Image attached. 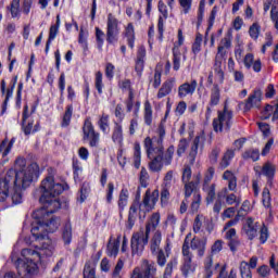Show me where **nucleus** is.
Returning a JSON list of instances; mask_svg holds the SVG:
<instances>
[{
    "mask_svg": "<svg viewBox=\"0 0 278 278\" xmlns=\"http://www.w3.org/2000/svg\"><path fill=\"white\" fill-rule=\"evenodd\" d=\"M68 184L56 182L53 176H48L41 181V197L39 201L42 207L33 213L30 233L35 242H42L43 240H46V242H42L40 248L35 245V250L31 248L23 249V260L16 256V249H18L20 244V241H17L11 254V261L17 268V275L9 271L4 275V278H34L38 274L36 260H42V255L47 257L53 255V245L47 233H54L60 227V219L53 217V214L62 207L60 198L58 197H60L64 190H68Z\"/></svg>",
    "mask_w": 278,
    "mask_h": 278,
    "instance_id": "f257e3e1",
    "label": "nucleus"
},
{
    "mask_svg": "<svg viewBox=\"0 0 278 278\" xmlns=\"http://www.w3.org/2000/svg\"><path fill=\"white\" fill-rule=\"evenodd\" d=\"M40 177V166L38 163H30L27 166L25 157H17L14 168L7 172L3 178H0V202L10 205H20L23 203V192L38 181Z\"/></svg>",
    "mask_w": 278,
    "mask_h": 278,
    "instance_id": "f03ea898",
    "label": "nucleus"
},
{
    "mask_svg": "<svg viewBox=\"0 0 278 278\" xmlns=\"http://www.w3.org/2000/svg\"><path fill=\"white\" fill-rule=\"evenodd\" d=\"M206 250H207V238L201 239L199 237H193L191 242H188V239L184 241L182 250H181V253H182L181 273L185 277H188V275H192V273L197 270V264L192 262V257H194V254H192V251H195L197 256L202 258V257H205Z\"/></svg>",
    "mask_w": 278,
    "mask_h": 278,
    "instance_id": "7ed1b4c3",
    "label": "nucleus"
},
{
    "mask_svg": "<svg viewBox=\"0 0 278 278\" xmlns=\"http://www.w3.org/2000/svg\"><path fill=\"white\" fill-rule=\"evenodd\" d=\"M222 179L228 182V188H224L218 197L224 198L227 205H240L242 199L235 193H229V190L230 192H236L238 189V178L236 177V174L231 170H226L224 172Z\"/></svg>",
    "mask_w": 278,
    "mask_h": 278,
    "instance_id": "20e7f679",
    "label": "nucleus"
},
{
    "mask_svg": "<svg viewBox=\"0 0 278 278\" xmlns=\"http://www.w3.org/2000/svg\"><path fill=\"white\" fill-rule=\"evenodd\" d=\"M227 49H231V34H227L217 48V53L215 55V62L213 65L216 77L220 83L225 81V72H223V62H225V58H227Z\"/></svg>",
    "mask_w": 278,
    "mask_h": 278,
    "instance_id": "39448f33",
    "label": "nucleus"
},
{
    "mask_svg": "<svg viewBox=\"0 0 278 278\" xmlns=\"http://www.w3.org/2000/svg\"><path fill=\"white\" fill-rule=\"evenodd\" d=\"M233 125V111L224 104V110L217 112V117L213 119V129L216 132L229 131Z\"/></svg>",
    "mask_w": 278,
    "mask_h": 278,
    "instance_id": "423d86ee",
    "label": "nucleus"
},
{
    "mask_svg": "<svg viewBox=\"0 0 278 278\" xmlns=\"http://www.w3.org/2000/svg\"><path fill=\"white\" fill-rule=\"evenodd\" d=\"M147 244H149V232L147 230L132 233L130 239L131 255H142Z\"/></svg>",
    "mask_w": 278,
    "mask_h": 278,
    "instance_id": "0eeeda50",
    "label": "nucleus"
},
{
    "mask_svg": "<svg viewBox=\"0 0 278 278\" xmlns=\"http://www.w3.org/2000/svg\"><path fill=\"white\" fill-rule=\"evenodd\" d=\"M121 36V26L118 18H116L112 13L108 15L106 21V42L109 45H116Z\"/></svg>",
    "mask_w": 278,
    "mask_h": 278,
    "instance_id": "6e6552de",
    "label": "nucleus"
},
{
    "mask_svg": "<svg viewBox=\"0 0 278 278\" xmlns=\"http://www.w3.org/2000/svg\"><path fill=\"white\" fill-rule=\"evenodd\" d=\"M143 147L149 160L157 155H163L164 144L162 143V139H157V137H147L143 141Z\"/></svg>",
    "mask_w": 278,
    "mask_h": 278,
    "instance_id": "1a4fd4ad",
    "label": "nucleus"
},
{
    "mask_svg": "<svg viewBox=\"0 0 278 278\" xmlns=\"http://www.w3.org/2000/svg\"><path fill=\"white\" fill-rule=\"evenodd\" d=\"M160 199V191L155 189L151 193V189H148L146 191V194L143 197L142 202H139L140 207V214H143V216L151 212L155 207V203H157Z\"/></svg>",
    "mask_w": 278,
    "mask_h": 278,
    "instance_id": "9d476101",
    "label": "nucleus"
},
{
    "mask_svg": "<svg viewBox=\"0 0 278 278\" xmlns=\"http://www.w3.org/2000/svg\"><path fill=\"white\" fill-rule=\"evenodd\" d=\"M138 212L140 216L142 215L140 213V197H136V201L132 202V204L129 207L128 211V220L126 223V229H134V225H136V220L138 218Z\"/></svg>",
    "mask_w": 278,
    "mask_h": 278,
    "instance_id": "9b49d317",
    "label": "nucleus"
},
{
    "mask_svg": "<svg viewBox=\"0 0 278 278\" xmlns=\"http://www.w3.org/2000/svg\"><path fill=\"white\" fill-rule=\"evenodd\" d=\"M27 118H29V106L25 105L22 116V129L25 136H30V134H36V131H38V124L34 127V119H30L27 123Z\"/></svg>",
    "mask_w": 278,
    "mask_h": 278,
    "instance_id": "f8f14e48",
    "label": "nucleus"
},
{
    "mask_svg": "<svg viewBox=\"0 0 278 278\" xmlns=\"http://www.w3.org/2000/svg\"><path fill=\"white\" fill-rule=\"evenodd\" d=\"M199 83L197 79H192L191 81H186L178 87V98L186 99V97H192L194 92H197V87Z\"/></svg>",
    "mask_w": 278,
    "mask_h": 278,
    "instance_id": "ddd939ff",
    "label": "nucleus"
},
{
    "mask_svg": "<svg viewBox=\"0 0 278 278\" xmlns=\"http://www.w3.org/2000/svg\"><path fill=\"white\" fill-rule=\"evenodd\" d=\"M241 233L247 236L248 240H255V238H257V225L252 217L245 219Z\"/></svg>",
    "mask_w": 278,
    "mask_h": 278,
    "instance_id": "4468645a",
    "label": "nucleus"
},
{
    "mask_svg": "<svg viewBox=\"0 0 278 278\" xmlns=\"http://www.w3.org/2000/svg\"><path fill=\"white\" fill-rule=\"evenodd\" d=\"M220 103V88L218 85H214L211 90L210 102L206 106V118L212 116V108H216Z\"/></svg>",
    "mask_w": 278,
    "mask_h": 278,
    "instance_id": "2eb2a0df",
    "label": "nucleus"
},
{
    "mask_svg": "<svg viewBox=\"0 0 278 278\" xmlns=\"http://www.w3.org/2000/svg\"><path fill=\"white\" fill-rule=\"evenodd\" d=\"M157 8H159V12L161 14L159 16L157 29H159L160 36L162 37V36H164V24L166 23V21L168 18V7H166V4L164 3L163 0H160Z\"/></svg>",
    "mask_w": 278,
    "mask_h": 278,
    "instance_id": "dca6fc26",
    "label": "nucleus"
},
{
    "mask_svg": "<svg viewBox=\"0 0 278 278\" xmlns=\"http://www.w3.org/2000/svg\"><path fill=\"white\" fill-rule=\"evenodd\" d=\"M146 60H147V49H144V47L141 46L137 51V59L135 61V71L138 77H142Z\"/></svg>",
    "mask_w": 278,
    "mask_h": 278,
    "instance_id": "f3484780",
    "label": "nucleus"
},
{
    "mask_svg": "<svg viewBox=\"0 0 278 278\" xmlns=\"http://www.w3.org/2000/svg\"><path fill=\"white\" fill-rule=\"evenodd\" d=\"M260 103H262V90L255 89L252 94L249 96L244 110L249 111L252 108H260Z\"/></svg>",
    "mask_w": 278,
    "mask_h": 278,
    "instance_id": "a211bd4d",
    "label": "nucleus"
},
{
    "mask_svg": "<svg viewBox=\"0 0 278 278\" xmlns=\"http://www.w3.org/2000/svg\"><path fill=\"white\" fill-rule=\"evenodd\" d=\"M61 238L65 247L71 245V243L73 242V224H71V219H67L64 223Z\"/></svg>",
    "mask_w": 278,
    "mask_h": 278,
    "instance_id": "6ab92c4d",
    "label": "nucleus"
},
{
    "mask_svg": "<svg viewBox=\"0 0 278 278\" xmlns=\"http://www.w3.org/2000/svg\"><path fill=\"white\" fill-rule=\"evenodd\" d=\"M275 173H277V166L271 162H266L262 167V175L267 178V184L273 186V179H275Z\"/></svg>",
    "mask_w": 278,
    "mask_h": 278,
    "instance_id": "aec40b11",
    "label": "nucleus"
},
{
    "mask_svg": "<svg viewBox=\"0 0 278 278\" xmlns=\"http://www.w3.org/2000/svg\"><path fill=\"white\" fill-rule=\"evenodd\" d=\"M173 88H175V78H168L159 89L156 94L157 99H164V97H168L173 92Z\"/></svg>",
    "mask_w": 278,
    "mask_h": 278,
    "instance_id": "412c9836",
    "label": "nucleus"
},
{
    "mask_svg": "<svg viewBox=\"0 0 278 278\" xmlns=\"http://www.w3.org/2000/svg\"><path fill=\"white\" fill-rule=\"evenodd\" d=\"M181 58L184 62H186L187 56L186 52L181 54V50L179 49V46H174L173 48V68L174 71H179L181 68Z\"/></svg>",
    "mask_w": 278,
    "mask_h": 278,
    "instance_id": "4be33fe9",
    "label": "nucleus"
},
{
    "mask_svg": "<svg viewBox=\"0 0 278 278\" xmlns=\"http://www.w3.org/2000/svg\"><path fill=\"white\" fill-rule=\"evenodd\" d=\"M119 249H121V235H118L117 239L114 241H112V239H110V241L106 245V255L109 257L116 258V256L118 255Z\"/></svg>",
    "mask_w": 278,
    "mask_h": 278,
    "instance_id": "5701e85b",
    "label": "nucleus"
},
{
    "mask_svg": "<svg viewBox=\"0 0 278 278\" xmlns=\"http://www.w3.org/2000/svg\"><path fill=\"white\" fill-rule=\"evenodd\" d=\"M112 140L115 144H123V141L125 140L123 134V124H121V122H114Z\"/></svg>",
    "mask_w": 278,
    "mask_h": 278,
    "instance_id": "b1692460",
    "label": "nucleus"
},
{
    "mask_svg": "<svg viewBox=\"0 0 278 278\" xmlns=\"http://www.w3.org/2000/svg\"><path fill=\"white\" fill-rule=\"evenodd\" d=\"M138 114H140V102L137 101L135 103V109H134V118L130 119L128 132L129 136H134L136 134V129H138Z\"/></svg>",
    "mask_w": 278,
    "mask_h": 278,
    "instance_id": "393cba45",
    "label": "nucleus"
},
{
    "mask_svg": "<svg viewBox=\"0 0 278 278\" xmlns=\"http://www.w3.org/2000/svg\"><path fill=\"white\" fill-rule=\"evenodd\" d=\"M97 125L102 134H110V115L102 113V115L98 119Z\"/></svg>",
    "mask_w": 278,
    "mask_h": 278,
    "instance_id": "a878e982",
    "label": "nucleus"
},
{
    "mask_svg": "<svg viewBox=\"0 0 278 278\" xmlns=\"http://www.w3.org/2000/svg\"><path fill=\"white\" fill-rule=\"evenodd\" d=\"M83 140H87L90 138V136H93L97 134L94 130V126L92 125V119L90 117H87L85 119L84 126H83Z\"/></svg>",
    "mask_w": 278,
    "mask_h": 278,
    "instance_id": "bb28decb",
    "label": "nucleus"
},
{
    "mask_svg": "<svg viewBox=\"0 0 278 278\" xmlns=\"http://www.w3.org/2000/svg\"><path fill=\"white\" fill-rule=\"evenodd\" d=\"M233 157H236V151L232 149L227 150L219 162V168L225 170V168L231 164V160H233Z\"/></svg>",
    "mask_w": 278,
    "mask_h": 278,
    "instance_id": "cd10ccee",
    "label": "nucleus"
},
{
    "mask_svg": "<svg viewBox=\"0 0 278 278\" xmlns=\"http://www.w3.org/2000/svg\"><path fill=\"white\" fill-rule=\"evenodd\" d=\"M202 190L206 193V203H214V199H216V184L212 185H203Z\"/></svg>",
    "mask_w": 278,
    "mask_h": 278,
    "instance_id": "c85d7f7f",
    "label": "nucleus"
},
{
    "mask_svg": "<svg viewBox=\"0 0 278 278\" xmlns=\"http://www.w3.org/2000/svg\"><path fill=\"white\" fill-rule=\"evenodd\" d=\"M160 244H162V232L156 231L150 241V251L153 253V255L161 251Z\"/></svg>",
    "mask_w": 278,
    "mask_h": 278,
    "instance_id": "c756f323",
    "label": "nucleus"
},
{
    "mask_svg": "<svg viewBox=\"0 0 278 278\" xmlns=\"http://www.w3.org/2000/svg\"><path fill=\"white\" fill-rule=\"evenodd\" d=\"M152 161L149 163V169L152 173H160L162 168H164V163L162 162V154L157 156H153Z\"/></svg>",
    "mask_w": 278,
    "mask_h": 278,
    "instance_id": "7c9ffc66",
    "label": "nucleus"
},
{
    "mask_svg": "<svg viewBox=\"0 0 278 278\" xmlns=\"http://www.w3.org/2000/svg\"><path fill=\"white\" fill-rule=\"evenodd\" d=\"M149 172H147V168L142 167L140 175H139V184L140 186L137 189V197H140V188H147L149 186Z\"/></svg>",
    "mask_w": 278,
    "mask_h": 278,
    "instance_id": "2f4dec72",
    "label": "nucleus"
},
{
    "mask_svg": "<svg viewBox=\"0 0 278 278\" xmlns=\"http://www.w3.org/2000/svg\"><path fill=\"white\" fill-rule=\"evenodd\" d=\"M14 139H11L10 141H8V139H4L1 143H0V153H2V157H8V155H10V152L12 151V147H14Z\"/></svg>",
    "mask_w": 278,
    "mask_h": 278,
    "instance_id": "473e14b6",
    "label": "nucleus"
},
{
    "mask_svg": "<svg viewBox=\"0 0 278 278\" xmlns=\"http://www.w3.org/2000/svg\"><path fill=\"white\" fill-rule=\"evenodd\" d=\"M175 155V146H169L165 153L162 154V162L165 166L173 164V156Z\"/></svg>",
    "mask_w": 278,
    "mask_h": 278,
    "instance_id": "72a5a7b5",
    "label": "nucleus"
},
{
    "mask_svg": "<svg viewBox=\"0 0 278 278\" xmlns=\"http://www.w3.org/2000/svg\"><path fill=\"white\" fill-rule=\"evenodd\" d=\"M73 118V104L66 106L65 113L62 117L61 127L66 129L71 125V119Z\"/></svg>",
    "mask_w": 278,
    "mask_h": 278,
    "instance_id": "f704fd0d",
    "label": "nucleus"
},
{
    "mask_svg": "<svg viewBox=\"0 0 278 278\" xmlns=\"http://www.w3.org/2000/svg\"><path fill=\"white\" fill-rule=\"evenodd\" d=\"M273 199L270 198V189L265 187L262 192V203L266 210H273Z\"/></svg>",
    "mask_w": 278,
    "mask_h": 278,
    "instance_id": "c9c22d12",
    "label": "nucleus"
},
{
    "mask_svg": "<svg viewBox=\"0 0 278 278\" xmlns=\"http://www.w3.org/2000/svg\"><path fill=\"white\" fill-rule=\"evenodd\" d=\"M129 201V191L127 189H122L118 198L117 205L119 212H123L127 207V202Z\"/></svg>",
    "mask_w": 278,
    "mask_h": 278,
    "instance_id": "e433bc0d",
    "label": "nucleus"
},
{
    "mask_svg": "<svg viewBox=\"0 0 278 278\" xmlns=\"http://www.w3.org/2000/svg\"><path fill=\"white\" fill-rule=\"evenodd\" d=\"M73 175L74 181H81V173H84V167H81V162L78 160H73Z\"/></svg>",
    "mask_w": 278,
    "mask_h": 278,
    "instance_id": "4c0bfd02",
    "label": "nucleus"
},
{
    "mask_svg": "<svg viewBox=\"0 0 278 278\" xmlns=\"http://www.w3.org/2000/svg\"><path fill=\"white\" fill-rule=\"evenodd\" d=\"M8 10L11 12L12 18H18L21 16V0H12Z\"/></svg>",
    "mask_w": 278,
    "mask_h": 278,
    "instance_id": "58836bf2",
    "label": "nucleus"
},
{
    "mask_svg": "<svg viewBox=\"0 0 278 278\" xmlns=\"http://www.w3.org/2000/svg\"><path fill=\"white\" fill-rule=\"evenodd\" d=\"M160 225V213L152 214L149 224L146 226V231L151 233V231L155 230Z\"/></svg>",
    "mask_w": 278,
    "mask_h": 278,
    "instance_id": "ea45409f",
    "label": "nucleus"
},
{
    "mask_svg": "<svg viewBox=\"0 0 278 278\" xmlns=\"http://www.w3.org/2000/svg\"><path fill=\"white\" fill-rule=\"evenodd\" d=\"M243 160H251L252 162H257L260 160V150L258 149H249L242 153Z\"/></svg>",
    "mask_w": 278,
    "mask_h": 278,
    "instance_id": "a19ab883",
    "label": "nucleus"
},
{
    "mask_svg": "<svg viewBox=\"0 0 278 278\" xmlns=\"http://www.w3.org/2000/svg\"><path fill=\"white\" fill-rule=\"evenodd\" d=\"M177 179L175 178V172L168 170L163 179V187L164 188H170L172 186H175Z\"/></svg>",
    "mask_w": 278,
    "mask_h": 278,
    "instance_id": "79ce46f5",
    "label": "nucleus"
},
{
    "mask_svg": "<svg viewBox=\"0 0 278 278\" xmlns=\"http://www.w3.org/2000/svg\"><path fill=\"white\" fill-rule=\"evenodd\" d=\"M239 270L242 278H253V274L251 273V267H249L248 262L242 261L240 263Z\"/></svg>",
    "mask_w": 278,
    "mask_h": 278,
    "instance_id": "37998d69",
    "label": "nucleus"
},
{
    "mask_svg": "<svg viewBox=\"0 0 278 278\" xmlns=\"http://www.w3.org/2000/svg\"><path fill=\"white\" fill-rule=\"evenodd\" d=\"M142 162V152L140 151V143L135 144L134 151V166L135 168H140V164Z\"/></svg>",
    "mask_w": 278,
    "mask_h": 278,
    "instance_id": "c03bdc74",
    "label": "nucleus"
},
{
    "mask_svg": "<svg viewBox=\"0 0 278 278\" xmlns=\"http://www.w3.org/2000/svg\"><path fill=\"white\" fill-rule=\"evenodd\" d=\"M144 123L146 125H151V123H153V109L149 102L144 103Z\"/></svg>",
    "mask_w": 278,
    "mask_h": 278,
    "instance_id": "a18cd8bd",
    "label": "nucleus"
},
{
    "mask_svg": "<svg viewBox=\"0 0 278 278\" xmlns=\"http://www.w3.org/2000/svg\"><path fill=\"white\" fill-rule=\"evenodd\" d=\"M94 86L96 90H98V93L103 94V73H101L100 71L96 73Z\"/></svg>",
    "mask_w": 278,
    "mask_h": 278,
    "instance_id": "49530a36",
    "label": "nucleus"
},
{
    "mask_svg": "<svg viewBox=\"0 0 278 278\" xmlns=\"http://www.w3.org/2000/svg\"><path fill=\"white\" fill-rule=\"evenodd\" d=\"M88 194H90V185H88V182H84L79 190L78 201H80V203H84V201L88 199Z\"/></svg>",
    "mask_w": 278,
    "mask_h": 278,
    "instance_id": "de8ad7c7",
    "label": "nucleus"
},
{
    "mask_svg": "<svg viewBox=\"0 0 278 278\" xmlns=\"http://www.w3.org/2000/svg\"><path fill=\"white\" fill-rule=\"evenodd\" d=\"M203 42V35H201L200 33L197 34L195 36V40L192 45V53L194 55H199V53H201V45Z\"/></svg>",
    "mask_w": 278,
    "mask_h": 278,
    "instance_id": "09e8293b",
    "label": "nucleus"
},
{
    "mask_svg": "<svg viewBox=\"0 0 278 278\" xmlns=\"http://www.w3.org/2000/svg\"><path fill=\"white\" fill-rule=\"evenodd\" d=\"M118 86L123 92H128V94H134V88L131 87V80L130 79H123L118 83Z\"/></svg>",
    "mask_w": 278,
    "mask_h": 278,
    "instance_id": "8fccbe9b",
    "label": "nucleus"
},
{
    "mask_svg": "<svg viewBox=\"0 0 278 278\" xmlns=\"http://www.w3.org/2000/svg\"><path fill=\"white\" fill-rule=\"evenodd\" d=\"M200 147H201V137L198 136L193 139V143H192L191 150L189 152V155H190V157H192V160H194V157H197Z\"/></svg>",
    "mask_w": 278,
    "mask_h": 278,
    "instance_id": "3c124183",
    "label": "nucleus"
},
{
    "mask_svg": "<svg viewBox=\"0 0 278 278\" xmlns=\"http://www.w3.org/2000/svg\"><path fill=\"white\" fill-rule=\"evenodd\" d=\"M14 88H16V83H13V85L9 89H7L5 99L2 105V114L3 112H5V110H8V102L10 101V99H12V96L14 94Z\"/></svg>",
    "mask_w": 278,
    "mask_h": 278,
    "instance_id": "603ef678",
    "label": "nucleus"
},
{
    "mask_svg": "<svg viewBox=\"0 0 278 278\" xmlns=\"http://www.w3.org/2000/svg\"><path fill=\"white\" fill-rule=\"evenodd\" d=\"M84 278H97L94 266H92V263L90 262L85 264Z\"/></svg>",
    "mask_w": 278,
    "mask_h": 278,
    "instance_id": "864d4df0",
    "label": "nucleus"
},
{
    "mask_svg": "<svg viewBox=\"0 0 278 278\" xmlns=\"http://www.w3.org/2000/svg\"><path fill=\"white\" fill-rule=\"evenodd\" d=\"M260 31H262V26H260L257 23H253L250 26L249 34L252 40H257V38H260Z\"/></svg>",
    "mask_w": 278,
    "mask_h": 278,
    "instance_id": "5fc2aeb1",
    "label": "nucleus"
},
{
    "mask_svg": "<svg viewBox=\"0 0 278 278\" xmlns=\"http://www.w3.org/2000/svg\"><path fill=\"white\" fill-rule=\"evenodd\" d=\"M104 38H105V33H103L101 28L96 27V41L98 45V49H103V45L105 42Z\"/></svg>",
    "mask_w": 278,
    "mask_h": 278,
    "instance_id": "6e6d98bb",
    "label": "nucleus"
},
{
    "mask_svg": "<svg viewBox=\"0 0 278 278\" xmlns=\"http://www.w3.org/2000/svg\"><path fill=\"white\" fill-rule=\"evenodd\" d=\"M201 207V193L199 191H194L193 201L191 203V212H199Z\"/></svg>",
    "mask_w": 278,
    "mask_h": 278,
    "instance_id": "4d7b16f0",
    "label": "nucleus"
},
{
    "mask_svg": "<svg viewBox=\"0 0 278 278\" xmlns=\"http://www.w3.org/2000/svg\"><path fill=\"white\" fill-rule=\"evenodd\" d=\"M78 42L83 47V49H88V31L80 28L78 35Z\"/></svg>",
    "mask_w": 278,
    "mask_h": 278,
    "instance_id": "13d9d810",
    "label": "nucleus"
},
{
    "mask_svg": "<svg viewBox=\"0 0 278 278\" xmlns=\"http://www.w3.org/2000/svg\"><path fill=\"white\" fill-rule=\"evenodd\" d=\"M154 255H156V264L161 268H164L166 266V254L164 253V250H160L159 252H155Z\"/></svg>",
    "mask_w": 278,
    "mask_h": 278,
    "instance_id": "bf43d9fd",
    "label": "nucleus"
},
{
    "mask_svg": "<svg viewBox=\"0 0 278 278\" xmlns=\"http://www.w3.org/2000/svg\"><path fill=\"white\" fill-rule=\"evenodd\" d=\"M195 188L197 185L193 181L185 182V198L190 199V197H192V193L194 194Z\"/></svg>",
    "mask_w": 278,
    "mask_h": 278,
    "instance_id": "052dcab7",
    "label": "nucleus"
},
{
    "mask_svg": "<svg viewBox=\"0 0 278 278\" xmlns=\"http://www.w3.org/2000/svg\"><path fill=\"white\" fill-rule=\"evenodd\" d=\"M223 244H225V242H223V240H216L214 242V244L211 247V253L210 255H218V253H220V251H223Z\"/></svg>",
    "mask_w": 278,
    "mask_h": 278,
    "instance_id": "680f3d73",
    "label": "nucleus"
},
{
    "mask_svg": "<svg viewBox=\"0 0 278 278\" xmlns=\"http://www.w3.org/2000/svg\"><path fill=\"white\" fill-rule=\"evenodd\" d=\"M88 142H89V147H99V142L101 140V134L99 132H94L93 135L87 137Z\"/></svg>",
    "mask_w": 278,
    "mask_h": 278,
    "instance_id": "e2e57ef3",
    "label": "nucleus"
},
{
    "mask_svg": "<svg viewBox=\"0 0 278 278\" xmlns=\"http://www.w3.org/2000/svg\"><path fill=\"white\" fill-rule=\"evenodd\" d=\"M268 227L266 225H263L260 229V242L261 244H266L268 238H269Z\"/></svg>",
    "mask_w": 278,
    "mask_h": 278,
    "instance_id": "0e129e2a",
    "label": "nucleus"
},
{
    "mask_svg": "<svg viewBox=\"0 0 278 278\" xmlns=\"http://www.w3.org/2000/svg\"><path fill=\"white\" fill-rule=\"evenodd\" d=\"M190 179H192V168H190V166L187 165L182 170V182L190 184Z\"/></svg>",
    "mask_w": 278,
    "mask_h": 278,
    "instance_id": "69168bd1",
    "label": "nucleus"
},
{
    "mask_svg": "<svg viewBox=\"0 0 278 278\" xmlns=\"http://www.w3.org/2000/svg\"><path fill=\"white\" fill-rule=\"evenodd\" d=\"M187 149H188V140L181 139L178 143L177 155L181 157V155L186 153Z\"/></svg>",
    "mask_w": 278,
    "mask_h": 278,
    "instance_id": "338daca9",
    "label": "nucleus"
},
{
    "mask_svg": "<svg viewBox=\"0 0 278 278\" xmlns=\"http://www.w3.org/2000/svg\"><path fill=\"white\" fill-rule=\"evenodd\" d=\"M175 268H177V258H172V260L167 263V265H166V267H165L164 274H165V275H170V276H173V269H175Z\"/></svg>",
    "mask_w": 278,
    "mask_h": 278,
    "instance_id": "774afa93",
    "label": "nucleus"
}]
</instances>
